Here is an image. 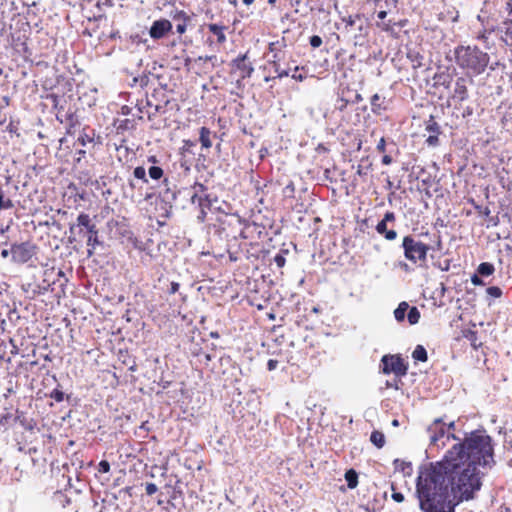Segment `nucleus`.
Instances as JSON below:
<instances>
[{
  "mask_svg": "<svg viewBox=\"0 0 512 512\" xmlns=\"http://www.w3.org/2000/svg\"><path fill=\"white\" fill-rule=\"evenodd\" d=\"M430 447L443 448L455 443L441 460L419 468L415 495L422 512H455L465 501L473 500L482 488L484 470L496 465L493 439L485 430L465 432L461 438L446 431V423L436 418L426 429Z\"/></svg>",
  "mask_w": 512,
  "mask_h": 512,
  "instance_id": "nucleus-1",
  "label": "nucleus"
},
{
  "mask_svg": "<svg viewBox=\"0 0 512 512\" xmlns=\"http://www.w3.org/2000/svg\"><path fill=\"white\" fill-rule=\"evenodd\" d=\"M454 59L457 66L466 71L470 76V83H473V77L482 74L487 68L490 56L477 46L459 45L455 47Z\"/></svg>",
  "mask_w": 512,
  "mask_h": 512,
  "instance_id": "nucleus-2",
  "label": "nucleus"
},
{
  "mask_svg": "<svg viewBox=\"0 0 512 512\" xmlns=\"http://www.w3.org/2000/svg\"><path fill=\"white\" fill-rule=\"evenodd\" d=\"M342 22V33L354 46L364 47L368 44L370 26L366 19L356 14L343 17Z\"/></svg>",
  "mask_w": 512,
  "mask_h": 512,
  "instance_id": "nucleus-3",
  "label": "nucleus"
},
{
  "mask_svg": "<svg viewBox=\"0 0 512 512\" xmlns=\"http://www.w3.org/2000/svg\"><path fill=\"white\" fill-rule=\"evenodd\" d=\"M401 248L403 249L404 257L413 264L425 262L427 253L430 250L428 244L417 240L413 235L403 237Z\"/></svg>",
  "mask_w": 512,
  "mask_h": 512,
  "instance_id": "nucleus-4",
  "label": "nucleus"
},
{
  "mask_svg": "<svg viewBox=\"0 0 512 512\" xmlns=\"http://www.w3.org/2000/svg\"><path fill=\"white\" fill-rule=\"evenodd\" d=\"M37 249V246L30 241L13 243L11 245L12 261L19 264L27 263L36 255Z\"/></svg>",
  "mask_w": 512,
  "mask_h": 512,
  "instance_id": "nucleus-5",
  "label": "nucleus"
},
{
  "mask_svg": "<svg viewBox=\"0 0 512 512\" xmlns=\"http://www.w3.org/2000/svg\"><path fill=\"white\" fill-rule=\"evenodd\" d=\"M381 365L384 374L394 373L397 377L405 376L408 371V365L399 355H384Z\"/></svg>",
  "mask_w": 512,
  "mask_h": 512,
  "instance_id": "nucleus-6",
  "label": "nucleus"
},
{
  "mask_svg": "<svg viewBox=\"0 0 512 512\" xmlns=\"http://www.w3.org/2000/svg\"><path fill=\"white\" fill-rule=\"evenodd\" d=\"M172 27V23L167 19L155 20L149 29V35L152 39L159 40L169 33Z\"/></svg>",
  "mask_w": 512,
  "mask_h": 512,
  "instance_id": "nucleus-7",
  "label": "nucleus"
},
{
  "mask_svg": "<svg viewBox=\"0 0 512 512\" xmlns=\"http://www.w3.org/2000/svg\"><path fill=\"white\" fill-rule=\"evenodd\" d=\"M247 55L243 54L232 60L231 66L233 69L240 72L241 79L249 78L254 68L251 63H246Z\"/></svg>",
  "mask_w": 512,
  "mask_h": 512,
  "instance_id": "nucleus-8",
  "label": "nucleus"
},
{
  "mask_svg": "<svg viewBox=\"0 0 512 512\" xmlns=\"http://www.w3.org/2000/svg\"><path fill=\"white\" fill-rule=\"evenodd\" d=\"M468 79L465 77H458L455 81L454 90L452 94V99L463 102L468 99V87H467Z\"/></svg>",
  "mask_w": 512,
  "mask_h": 512,
  "instance_id": "nucleus-9",
  "label": "nucleus"
},
{
  "mask_svg": "<svg viewBox=\"0 0 512 512\" xmlns=\"http://www.w3.org/2000/svg\"><path fill=\"white\" fill-rule=\"evenodd\" d=\"M173 20L177 21L176 32L182 35L186 32L187 27L190 25L192 21V16L188 15L184 11H177L173 15Z\"/></svg>",
  "mask_w": 512,
  "mask_h": 512,
  "instance_id": "nucleus-10",
  "label": "nucleus"
},
{
  "mask_svg": "<svg viewBox=\"0 0 512 512\" xmlns=\"http://www.w3.org/2000/svg\"><path fill=\"white\" fill-rule=\"evenodd\" d=\"M90 216L86 213H80L77 217V223L70 225V233L72 235L81 234L83 229L89 228L91 225Z\"/></svg>",
  "mask_w": 512,
  "mask_h": 512,
  "instance_id": "nucleus-11",
  "label": "nucleus"
},
{
  "mask_svg": "<svg viewBox=\"0 0 512 512\" xmlns=\"http://www.w3.org/2000/svg\"><path fill=\"white\" fill-rule=\"evenodd\" d=\"M407 22L408 21L406 19L397 21L394 17H391L387 20V22H377L376 25H377V27L381 28L383 31L390 33V34H394L395 26L403 28L406 26Z\"/></svg>",
  "mask_w": 512,
  "mask_h": 512,
  "instance_id": "nucleus-12",
  "label": "nucleus"
},
{
  "mask_svg": "<svg viewBox=\"0 0 512 512\" xmlns=\"http://www.w3.org/2000/svg\"><path fill=\"white\" fill-rule=\"evenodd\" d=\"M164 185H165V189L160 192V197H161V200L166 204V205H169L170 207H172V204L176 201L177 199V194L178 192L175 190V189H171L169 187V182H168V179H164L163 181Z\"/></svg>",
  "mask_w": 512,
  "mask_h": 512,
  "instance_id": "nucleus-13",
  "label": "nucleus"
},
{
  "mask_svg": "<svg viewBox=\"0 0 512 512\" xmlns=\"http://www.w3.org/2000/svg\"><path fill=\"white\" fill-rule=\"evenodd\" d=\"M370 104L372 113L376 115H380L382 111H385L387 109V106L385 104V98L381 97L377 93L372 95L370 99Z\"/></svg>",
  "mask_w": 512,
  "mask_h": 512,
  "instance_id": "nucleus-14",
  "label": "nucleus"
},
{
  "mask_svg": "<svg viewBox=\"0 0 512 512\" xmlns=\"http://www.w3.org/2000/svg\"><path fill=\"white\" fill-rule=\"evenodd\" d=\"M114 126L116 127L117 133L122 134L126 131L135 129V121L132 119L115 120Z\"/></svg>",
  "mask_w": 512,
  "mask_h": 512,
  "instance_id": "nucleus-15",
  "label": "nucleus"
},
{
  "mask_svg": "<svg viewBox=\"0 0 512 512\" xmlns=\"http://www.w3.org/2000/svg\"><path fill=\"white\" fill-rule=\"evenodd\" d=\"M225 28V26L216 23H211L208 25L209 31L216 36L217 42L219 44H223L226 41V35L224 32Z\"/></svg>",
  "mask_w": 512,
  "mask_h": 512,
  "instance_id": "nucleus-16",
  "label": "nucleus"
},
{
  "mask_svg": "<svg viewBox=\"0 0 512 512\" xmlns=\"http://www.w3.org/2000/svg\"><path fill=\"white\" fill-rule=\"evenodd\" d=\"M393 465L395 468V471L402 472L404 476H411L413 472L412 464L411 462H406L400 459H395L393 461Z\"/></svg>",
  "mask_w": 512,
  "mask_h": 512,
  "instance_id": "nucleus-17",
  "label": "nucleus"
},
{
  "mask_svg": "<svg viewBox=\"0 0 512 512\" xmlns=\"http://www.w3.org/2000/svg\"><path fill=\"white\" fill-rule=\"evenodd\" d=\"M409 309V304L406 301H402L398 304L397 308L394 310V317L397 322H403L405 317L407 316V312Z\"/></svg>",
  "mask_w": 512,
  "mask_h": 512,
  "instance_id": "nucleus-18",
  "label": "nucleus"
},
{
  "mask_svg": "<svg viewBox=\"0 0 512 512\" xmlns=\"http://www.w3.org/2000/svg\"><path fill=\"white\" fill-rule=\"evenodd\" d=\"M217 196L210 194V202L204 201V206L199 207V214L197 216L198 221L204 222L206 216H207V209H211L215 202H217Z\"/></svg>",
  "mask_w": 512,
  "mask_h": 512,
  "instance_id": "nucleus-19",
  "label": "nucleus"
},
{
  "mask_svg": "<svg viewBox=\"0 0 512 512\" xmlns=\"http://www.w3.org/2000/svg\"><path fill=\"white\" fill-rule=\"evenodd\" d=\"M211 131L207 127H201L199 131V140L201 145L205 149H209L212 146V142L210 139Z\"/></svg>",
  "mask_w": 512,
  "mask_h": 512,
  "instance_id": "nucleus-20",
  "label": "nucleus"
},
{
  "mask_svg": "<svg viewBox=\"0 0 512 512\" xmlns=\"http://www.w3.org/2000/svg\"><path fill=\"white\" fill-rule=\"evenodd\" d=\"M345 480L349 489H354L358 485V473L354 469L345 472Z\"/></svg>",
  "mask_w": 512,
  "mask_h": 512,
  "instance_id": "nucleus-21",
  "label": "nucleus"
},
{
  "mask_svg": "<svg viewBox=\"0 0 512 512\" xmlns=\"http://www.w3.org/2000/svg\"><path fill=\"white\" fill-rule=\"evenodd\" d=\"M425 130L429 132L430 135H439L442 133L441 126L435 121L434 116L432 115L426 122Z\"/></svg>",
  "mask_w": 512,
  "mask_h": 512,
  "instance_id": "nucleus-22",
  "label": "nucleus"
},
{
  "mask_svg": "<svg viewBox=\"0 0 512 512\" xmlns=\"http://www.w3.org/2000/svg\"><path fill=\"white\" fill-rule=\"evenodd\" d=\"M495 271L494 265L489 262H482L477 268V273L482 277H488Z\"/></svg>",
  "mask_w": 512,
  "mask_h": 512,
  "instance_id": "nucleus-23",
  "label": "nucleus"
},
{
  "mask_svg": "<svg viewBox=\"0 0 512 512\" xmlns=\"http://www.w3.org/2000/svg\"><path fill=\"white\" fill-rule=\"evenodd\" d=\"M412 358L415 361L426 362L428 360V354L425 347L417 345L412 353Z\"/></svg>",
  "mask_w": 512,
  "mask_h": 512,
  "instance_id": "nucleus-24",
  "label": "nucleus"
},
{
  "mask_svg": "<svg viewBox=\"0 0 512 512\" xmlns=\"http://www.w3.org/2000/svg\"><path fill=\"white\" fill-rule=\"evenodd\" d=\"M407 320H408L410 325H415V324H417L419 322V320H420V311L418 310L417 307H415V306L410 307L409 306V309H408V312H407Z\"/></svg>",
  "mask_w": 512,
  "mask_h": 512,
  "instance_id": "nucleus-25",
  "label": "nucleus"
},
{
  "mask_svg": "<svg viewBox=\"0 0 512 512\" xmlns=\"http://www.w3.org/2000/svg\"><path fill=\"white\" fill-rule=\"evenodd\" d=\"M370 441L377 447L382 448L385 444V436L382 432L373 431L370 436Z\"/></svg>",
  "mask_w": 512,
  "mask_h": 512,
  "instance_id": "nucleus-26",
  "label": "nucleus"
},
{
  "mask_svg": "<svg viewBox=\"0 0 512 512\" xmlns=\"http://www.w3.org/2000/svg\"><path fill=\"white\" fill-rule=\"evenodd\" d=\"M376 15H377V18L379 20H381V22H386L385 21V18L388 16V15H392L393 13L388 11V10H385L384 9V6L382 4V0H378L377 3H376Z\"/></svg>",
  "mask_w": 512,
  "mask_h": 512,
  "instance_id": "nucleus-27",
  "label": "nucleus"
},
{
  "mask_svg": "<svg viewBox=\"0 0 512 512\" xmlns=\"http://www.w3.org/2000/svg\"><path fill=\"white\" fill-rule=\"evenodd\" d=\"M204 201L210 202V194L200 195L197 192H194V194L191 196V203L198 204L199 207L204 206Z\"/></svg>",
  "mask_w": 512,
  "mask_h": 512,
  "instance_id": "nucleus-28",
  "label": "nucleus"
},
{
  "mask_svg": "<svg viewBox=\"0 0 512 512\" xmlns=\"http://www.w3.org/2000/svg\"><path fill=\"white\" fill-rule=\"evenodd\" d=\"M148 174L151 179L159 180L163 177L164 171L161 167L153 165L148 169Z\"/></svg>",
  "mask_w": 512,
  "mask_h": 512,
  "instance_id": "nucleus-29",
  "label": "nucleus"
},
{
  "mask_svg": "<svg viewBox=\"0 0 512 512\" xmlns=\"http://www.w3.org/2000/svg\"><path fill=\"white\" fill-rule=\"evenodd\" d=\"M218 222H219V224L214 225L215 234H217L221 239L227 238L228 234L226 233V228H225L226 222L222 221L220 219L218 220Z\"/></svg>",
  "mask_w": 512,
  "mask_h": 512,
  "instance_id": "nucleus-30",
  "label": "nucleus"
},
{
  "mask_svg": "<svg viewBox=\"0 0 512 512\" xmlns=\"http://www.w3.org/2000/svg\"><path fill=\"white\" fill-rule=\"evenodd\" d=\"M133 175L136 179L142 180L144 183L148 182L146 177V170L143 166H137L133 170Z\"/></svg>",
  "mask_w": 512,
  "mask_h": 512,
  "instance_id": "nucleus-31",
  "label": "nucleus"
},
{
  "mask_svg": "<svg viewBox=\"0 0 512 512\" xmlns=\"http://www.w3.org/2000/svg\"><path fill=\"white\" fill-rule=\"evenodd\" d=\"M468 203L471 204L475 210H477L479 213L483 214L486 217H488L491 213V211L488 207L483 208L473 198H469Z\"/></svg>",
  "mask_w": 512,
  "mask_h": 512,
  "instance_id": "nucleus-32",
  "label": "nucleus"
},
{
  "mask_svg": "<svg viewBox=\"0 0 512 512\" xmlns=\"http://www.w3.org/2000/svg\"><path fill=\"white\" fill-rule=\"evenodd\" d=\"M382 4L385 10H388L392 13L397 12L398 0H382Z\"/></svg>",
  "mask_w": 512,
  "mask_h": 512,
  "instance_id": "nucleus-33",
  "label": "nucleus"
},
{
  "mask_svg": "<svg viewBox=\"0 0 512 512\" xmlns=\"http://www.w3.org/2000/svg\"><path fill=\"white\" fill-rule=\"evenodd\" d=\"M195 62H211L212 66L215 67L218 64V58L216 55L199 56L195 59Z\"/></svg>",
  "mask_w": 512,
  "mask_h": 512,
  "instance_id": "nucleus-34",
  "label": "nucleus"
},
{
  "mask_svg": "<svg viewBox=\"0 0 512 512\" xmlns=\"http://www.w3.org/2000/svg\"><path fill=\"white\" fill-rule=\"evenodd\" d=\"M13 207V203L10 199H5L4 192L0 188V210L3 209H11Z\"/></svg>",
  "mask_w": 512,
  "mask_h": 512,
  "instance_id": "nucleus-35",
  "label": "nucleus"
},
{
  "mask_svg": "<svg viewBox=\"0 0 512 512\" xmlns=\"http://www.w3.org/2000/svg\"><path fill=\"white\" fill-rule=\"evenodd\" d=\"M49 397L54 399L56 402H62L65 398V393L62 390L55 388L50 392Z\"/></svg>",
  "mask_w": 512,
  "mask_h": 512,
  "instance_id": "nucleus-36",
  "label": "nucleus"
},
{
  "mask_svg": "<svg viewBox=\"0 0 512 512\" xmlns=\"http://www.w3.org/2000/svg\"><path fill=\"white\" fill-rule=\"evenodd\" d=\"M284 253H288L287 250H284L280 253H277L274 257V262L275 264L279 267V268H282L284 267L285 263H286V258L284 256Z\"/></svg>",
  "mask_w": 512,
  "mask_h": 512,
  "instance_id": "nucleus-37",
  "label": "nucleus"
},
{
  "mask_svg": "<svg viewBox=\"0 0 512 512\" xmlns=\"http://www.w3.org/2000/svg\"><path fill=\"white\" fill-rule=\"evenodd\" d=\"M487 294L493 298H499L502 296V290L498 286H490L486 290Z\"/></svg>",
  "mask_w": 512,
  "mask_h": 512,
  "instance_id": "nucleus-38",
  "label": "nucleus"
},
{
  "mask_svg": "<svg viewBox=\"0 0 512 512\" xmlns=\"http://www.w3.org/2000/svg\"><path fill=\"white\" fill-rule=\"evenodd\" d=\"M91 142H93L92 137L88 136L85 133H81L77 138L76 144H79L81 146H86L87 143H91Z\"/></svg>",
  "mask_w": 512,
  "mask_h": 512,
  "instance_id": "nucleus-39",
  "label": "nucleus"
},
{
  "mask_svg": "<svg viewBox=\"0 0 512 512\" xmlns=\"http://www.w3.org/2000/svg\"><path fill=\"white\" fill-rule=\"evenodd\" d=\"M434 79H436V84H441V85L445 86L446 88H448L450 86L451 79L449 78V76L439 75V76H435Z\"/></svg>",
  "mask_w": 512,
  "mask_h": 512,
  "instance_id": "nucleus-40",
  "label": "nucleus"
},
{
  "mask_svg": "<svg viewBox=\"0 0 512 512\" xmlns=\"http://www.w3.org/2000/svg\"><path fill=\"white\" fill-rule=\"evenodd\" d=\"M100 244V241L98 239V234H92L89 235L87 238V246L91 247L92 249L95 248L96 245Z\"/></svg>",
  "mask_w": 512,
  "mask_h": 512,
  "instance_id": "nucleus-41",
  "label": "nucleus"
},
{
  "mask_svg": "<svg viewBox=\"0 0 512 512\" xmlns=\"http://www.w3.org/2000/svg\"><path fill=\"white\" fill-rule=\"evenodd\" d=\"M504 445L508 450L512 451V429L505 432Z\"/></svg>",
  "mask_w": 512,
  "mask_h": 512,
  "instance_id": "nucleus-42",
  "label": "nucleus"
},
{
  "mask_svg": "<svg viewBox=\"0 0 512 512\" xmlns=\"http://www.w3.org/2000/svg\"><path fill=\"white\" fill-rule=\"evenodd\" d=\"M309 43L311 45V47L313 48H318L322 45L323 41H322V38L318 35H313L310 37L309 39Z\"/></svg>",
  "mask_w": 512,
  "mask_h": 512,
  "instance_id": "nucleus-43",
  "label": "nucleus"
},
{
  "mask_svg": "<svg viewBox=\"0 0 512 512\" xmlns=\"http://www.w3.org/2000/svg\"><path fill=\"white\" fill-rule=\"evenodd\" d=\"M97 469L100 473H108L110 471V463L107 460H101Z\"/></svg>",
  "mask_w": 512,
  "mask_h": 512,
  "instance_id": "nucleus-44",
  "label": "nucleus"
},
{
  "mask_svg": "<svg viewBox=\"0 0 512 512\" xmlns=\"http://www.w3.org/2000/svg\"><path fill=\"white\" fill-rule=\"evenodd\" d=\"M273 66H274V71H275V73H277L278 78L287 77L289 75V71L286 69H281L279 64H276L274 62Z\"/></svg>",
  "mask_w": 512,
  "mask_h": 512,
  "instance_id": "nucleus-45",
  "label": "nucleus"
},
{
  "mask_svg": "<svg viewBox=\"0 0 512 512\" xmlns=\"http://www.w3.org/2000/svg\"><path fill=\"white\" fill-rule=\"evenodd\" d=\"M388 223L383 222L382 220L379 221L375 227V230L378 234L382 235L387 232L388 230Z\"/></svg>",
  "mask_w": 512,
  "mask_h": 512,
  "instance_id": "nucleus-46",
  "label": "nucleus"
},
{
  "mask_svg": "<svg viewBox=\"0 0 512 512\" xmlns=\"http://www.w3.org/2000/svg\"><path fill=\"white\" fill-rule=\"evenodd\" d=\"M426 143L430 147H436L439 145L438 135H429L426 139Z\"/></svg>",
  "mask_w": 512,
  "mask_h": 512,
  "instance_id": "nucleus-47",
  "label": "nucleus"
},
{
  "mask_svg": "<svg viewBox=\"0 0 512 512\" xmlns=\"http://www.w3.org/2000/svg\"><path fill=\"white\" fill-rule=\"evenodd\" d=\"M395 220H396V216H395V213L392 211H387L384 214V217L382 219V221L385 223H393V222H395Z\"/></svg>",
  "mask_w": 512,
  "mask_h": 512,
  "instance_id": "nucleus-48",
  "label": "nucleus"
},
{
  "mask_svg": "<svg viewBox=\"0 0 512 512\" xmlns=\"http://www.w3.org/2000/svg\"><path fill=\"white\" fill-rule=\"evenodd\" d=\"M157 490H158V488H157L156 484L146 483L145 491H146L147 495L152 496L153 494H155L157 492Z\"/></svg>",
  "mask_w": 512,
  "mask_h": 512,
  "instance_id": "nucleus-49",
  "label": "nucleus"
},
{
  "mask_svg": "<svg viewBox=\"0 0 512 512\" xmlns=\"http://www.w3.org/2000/svg\"><path fill=\"white\" fill-rule=\"evenodd\" d=\"M383 237L388 241H393L397 238V232L394 229H388L387 232L383 234Z\"/></svg>",
  "mask_w": 512,
  "mask_h": 512,
  "instance_id": "nucleus-50",
  "label": "nucleus"
},
{
  "mask_svg": "<svg viewBox=\"0 0 512 512\" xmlns=\"http://www.w3.org/2000/svg\"><path fill=\"white\" fill-rule=\"evenodd\" d=\"M192 188L200 195L205 194L204 192L207 190V187L200 182H195Z\"/></svg>",
  "mask_w": 512,
  "mask_h": 512,
  "instance_id": "nucleus-51",
  "label": "nucleus"
},
{
  "mask_svg": "<svg viewBox=\"0 0 512 512\" xmlns=\"http://www.w3.org/2000/svg\"><path fill=\"white\" fill-rule=\"evenodd\" d=\"M85 155H86V151H85V150H83V149H77V150L75 151V158H74V162H75L76 164H79V163L81 162L82 158H83V157H85Z\"/></svg>",
  "mask_w": 512,
  "mask_h": 512,
  "instance_id": "nucleus-52",
  "label": "nucleus"
},
{
  "mask_svg": "<svg viewBox=\"0 0 512 512\" xmlns=\"http://www.w3.org/2000/svg\"><path fill=\"white\" fill-rule=\"evenodd\" d=\"M482 276H480L479 274H474L472 277H471V282L472 284H474L475 286H484L485 283L484 281L482 280L481 278Z\"/></svg>",
  "mask_w": 512,
  "mask_h": 512,
  "instance_id": "nucleus-53",
  "label": "nucleus"
},
{
  "mask_svg": "<svg viewBox=\"0 0 512 512\" xmlns=\"http://www.w3.org/2000/svg\"><path fill=\"white\" fill-rule=\"evenodd\" d=\"M298 71H299V67L296 66L294 68V73L292 74V78L296 81H303L304 79H306V75L302 74V73H298Z\"/></svg>",
  "mask_w": 512,
  "mask_h": 512,
  "instance_id": "nucleus-54",
  "label": "nucleus"
},
{
  "mask_svg": "<svg viewBox=\"0 0 512 512\" xmlns=\"http://www.w3.org/2000/svg\"><path fill=\"white\" fill-rule=\"evenodd\" d=\"M391 497L397 503H402L405 499L404 495L401 492L396 491L392 493Z\"/></svg>",
  "mask_w": 512,
  "mask_h": 512,
  "instance_id": "nucleus-55",
  "label": "nucleus"
},
{
  "mask_svg": "<svg viewBox=\"0 0 512 512\" xmlns=\"http://www.w3.org/2000/svg\"><path fill=\"white\" fill-rule=\"evenodd\" d=\"M138 80H139V86L143 88V87H145V86H147V85H148V82H149V76H148V75H146V74L141 75V76H139V79H138Z\"/></svg>",
  "mask_w": 512,
  "mask_h": 512,
  "instance_id": "nucleus-56",
  "label": "nucleus"
},
{
  "mask_svg": "<svg viewBox=\"0 0 512 512\" xmlns=\"http://www.w3.org/2000/svg\"><path fill=\"white\" fill-rule=\"evenodd\" d=\"M179 287H180V284L178 282H171L170 283V288L168 290V293L169 294H175L176 292H178L179 290Z\"/></svg>",
  "mask_w": 512,
  "mask_h": 512,
  "instance_id": "nucleus-57",
  "label": "nucleus"
},
{
  "mask_svg": "<svg viewBox=\"0 0 512 512\" xmlns=\"http://www.w3.org/2000/svg\"><path fill=\"white\" fill-rule=\"evenodd\" d=\"M278 366V361L275 360V359H269L268 362H267V369L269 371H273L277 368Z\"/></svg>",
  "mask_w": 512,
  "mask_h": 512,
  "instance_id": "nucleus-58",
  "label": "nucleus"
},
{
  "mask_svg": "<svg viewBox=\"0 0 512 512\" xmlns=\"http://www.w3.org/2000/svg\"><path fill=\"white\" fill-rule=\"evenodd\" d=\"M371 167V164H369L366 168H364L362 165H359L357 168V174L359 176H364L367 174V170Z\"/></svg>",
  "mask_w": 512,
  "mask_h": 512,
  "instance_id": "nucleus-59",
  "label": "nucleus"
},
{
  "mask_svg": "<svg viewBox=\"0 0 512 512\" xmlns=\"http://www.w3.org/2000/svg\"><path fill=\"white\" fill-rule=\"evenodd\" d=\"M385 146H386L385 139L381 138L380 141L378 142L376 148H377L378 151L384 152L385 151Z\"/></svg>",
  "mask_w": 512,
  "mask_h": 512,
  "instance_id": "nucleus-60",
  "label": "nucleus"
},
{
  "mask_svg": "<svg viewBox=\"0 0 512 512\" xmlns=\"http://www.w3.org/2000/svg\"><path fill=\"white\" fill-rule=\"evenodd\" d=\"M87 232L89 233V235H92V234H98V230L96 228V225L91 223V225L89 226V228L86 229Z\"/></svg>",
  "mask_w": 512,
  "mask_h": 512,
  "instance_id": "nucleus-61",
  "label": "nucleus"
},
{
  "mask_svg": "<svg viewBox=\"0 0 512 512\" xmlns=\"http://www.w3.org/2000/svg\"><path fill=\"white\" fill-rule=\"evenodd\" d=\"M392 161H393V160H392V157H391L390 155H384V156L382 157V163H383L384 165H390V164L392 163Z\"/></svg>",
  "mask_w": 512,
  "mask_h": 512,
  "instance_id": "nucleus-62",
  "label": "nucleus"
},
{
  "mask_svg": "<svg viewBox=\"0 0 512 512\" xmlns=\"http://www.w3.org/2000/svg\"><path fill=\"white\" fill-rule=\"evenodd\" d=\"M132 109L131 107L124 105L121 107V114L122 115H129L131 113Z\"/></svg>",
  "mask_w": 512,
  "mask_h": 512,
  "instance_id": "nucleus-63",
  "label": "nucleus"
},
{
  "mask_svg": "<svg viewBox=\"0 0 512 512\" xmlns=\"http://www.w3.org/2000/svg\"><path fill=\"white\" fill-rule=\"evenodd\" d=\"M473 114V109L472 107L470 106H467L464 111H463V117H468V116H471Z\"/></svg>",
  "mask_w": 512,
  "mask_h": 512,
  "instance_id": "nucleus-64",
  "label": "nucleus"
}]
</instances>
